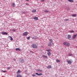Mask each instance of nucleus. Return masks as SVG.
<instances>
[{"label": "nucleus", "instance_id": "1", "mask_svg": "<svg viewBox=\"0 0 77 77\" xmlns=\"http://www.w3.org/2000/svg\"><path fill=\"white\" fill-rule=\"evenodd\" d=\"M64 45H66V47H69L70 45L69 43L68 42H65L63 43Z\"/></svg>", "mask_w": 77, "mask_h": 77}, {"label": "nucleus", "instance_id": "2", "mask_svg": "<svg viewBox=\"0 0 77 77\" xmlns=\"http://www.w3.org/2000/svg\"><path fill=\"white\" fill-rule=\"evenodd\" d=\"M32 48H37L38 47L37 46V45L35 44H32Z\"/></svg>", "mask_w": 77, "mask_h": 77}, {"label": "nucleus", "instance_id": "3", "mask_svg": "<svg viewBox=\"0 0 77 77\" xmlns=\"http://www.w3.org/2000/svg\"><path fill=\"white\" fill-rule=\"evenodd\" d=\"M77 34L75 35H74L72 37V39L73 40H74L75 38H76V36H77Z\"/></svg>", "mask_w": 77, "mask_h": 77}, {"label": "nucleus", "instance_id": "4", "mask_svg": "<svg viewBox=\"0 0 77 77\" xmlns=\"http://www.w3.org/2000/svg\"><path fill=\"white\" fill-rule=\"evenodd\" d=\"M72 61L71 60H67V63H68V64H70V65L72 63Z\"/></svg>", "mask_w": 77, "mask_h": 77}, {"label": "nucleus", "instance_id": "5", "mask_svg": "<svg viewBox=\"0 0 77 77\" xmlns=\"http://www.w3.org/2000/svg\"><path fill=\"white\" fill-rule=\"evenodd\" d=\"M20 62H21V63H24V59H20Z\"/></svg>", "mask_w": 77, "mask_h": 77}, {"label": "nucleus", "instance_id": "6", "mask_svg": "<svg viewBox=\"0 0 77 77\" xmlns=\"http://www.w3.org/2000/svg\"><path fill=\"white\" fill-rule=\"evenodd\" d=\"M27 34H28V32H25L23 33V36H27Z\"/></svg>", "mask_w": 77, "mask_h": 77}, {"label": "nucleus", "instance_id": "7", "mask_svg": "<svg viewBox=\"0 0 77 77\" xmlns=\"http://www.w3.org/2000/svg\"><path fill=\"white\" fill-rule=\"evenodd\" d=\"M71 35H68L67 36V38H68V39L69 40H71Z\"/></svg>", "mask_w": 77, "mask_h": 77}, {"label": "nucleus", "instance_id": "8", "mask_svg": "<svg viewBox=\"0 0 77 77\" xmlns=\"http://www.w3.org/2000/svg\"><path fill=\"white\" fill-rule=\"evenodd\" d=\"M42 57H43V58H44L45 59H47V58H48L47 56L45 55H42Z\"/></svg>", "mask_w": 77, "mask_h": 77}, {"label": "nucleus", "instance_id": "9", "mask_svg": "<svg viewBox=\"0 0 77 77\" xmlns=\"http://www.w3.org/2000/svg\"><path fill=\"white\" fill-rule=\"evenodd\" d=\"M33 19L35 20H38V18L37 17H35L33 18Z\"/></svg>", "mask_w": 77, "mask_h": 77}, {"label": "nucleus", "instance_id": "10", "mask_svg": "<svg viewBox=\"0 0 77 77\" xmlns=\"http://www.w3.org/2000/svg\"><path fill=\"white\" fill-rule=\"evenodd\" d=\"M44 12H47V13H48V12H49V11L47 10H44Z\"/></svg>", "mask_w": 77, "mask_h": 77}, {"label": "nucleus", "instance_id": "11", "mask_svg": "<svg viewBox=\"0 0 77 77\" xmlns=\"http://www.w3.org/2000/svg\"><path fill=\"white\" fill-rule=\"evenodd\" d=\"M69 2H70V3H72L74 2V1L73 0H68Z\"/></svg>", "mask_w": 77, "mask_h": 77}, {"label": "nucleus", "instance_id": "12", "mask_svg": "<svg viewBox=\"0 0 77 77\" xmlns=\"http://www.w3.org/2000/svg\"><path fill=\"white\" fill-rule=\"evenodd\" d=\"M49 42L50 43H52V42H53V40L52 39H49Z\"/></svg>", "mask_w": 77, "mask_h": 77}, {"label": "nucleus", "instance_id": "13", "mask_svg": "<svg viewBox=\"0 0 77 77\" xmlns=\"http://www.w3.org/2000/svg\"><path fill=\"white\" fill-rule=\"evenodd\" d=\"M2 35H8V33L6 32H2Z\"/></svg>", "mask_w": 77, "mask_h": 77}, {"label": "nucleus", "instance_id": "14", "mask_svg": "<svg viewBox=\"0 0 77 77\" xmlns=\"http://www.w3.org/2000/svg\"><path fill=\"white\" fill-rule=\"evenodd\" d=\"M16 51H21V49L20 48H16Z\"/></svg>", "mask_w": 77, "mask_h": 77}, {"label": "nucleus", "instance_id": "15", "mask_svg": "<svg viewBox=\"0 0 77 77\" xmlns=\"http://www.w3.org/2000/svg\"><path fill=\"white\" fill-rule=\"evenodd\" d=\"M47 68H51V66L49 65L47 67Z\"/></svg>", "mask_w": 77, "mask_h": 77}, {"label": "nucleus", "instance_id": "16", "mask_svg": "<svg viewBox=\"0 0 77 77\" xmlns=\"http://www.w3.org/2000/svg\"><path fill=\"white\" fill-rule=\"evenodd\" d=\"M47 54L48 56H51V53H50V52H47Z\"/></svg>", "mask_w": 77, "mask_h": 77}, {"label": "nucleus", "instance_id": "17", "mask_svg": "<svg viewBox=\"0 0 77 77\" xmlns=\"http://www.w3.org/2000/svg\"><path fill=\"white\" fill-rule=\"evenodd\" d=\"M48 47H51V43H49L48 44Z\"/></svg>", "mask_w": 77, "mask_h": 77}, {"label": "nucleus", "instance_id": "18", "mask_svg": "<svg viewBox=\"0 0 77 77\" xmlns=\"http://www.w3.org/2000/svg\"><path fill=\"white\" fill-rule=\"evenodd\" d=\"M8 38L10 39L11 41H12L13 40V38H12V37H11V36H9Z\"/></svg>", "mask_w": 77, "mask_h": 77}, {"label": "nucleus", "instance_id": "19", "mask_svg": "<svg viewBox=\"0 0 77 77\" xmlns=\"http://www.w3.org/2000/svg\"><path fill=\"white\" fill-rule=\"evenodd\" d=\"M21 73V71L19 70L17 72V74H20Z\"/></svg>", "mask_w": 77, "mask_h": 77}, {"label": "nucleus", "instance_id": "20", "mask_svg": "<svg viewBox=\"0 0 77 77\" xmlns=\"http://www.w3.org/2000/svg\"><path fill=\"white\" fill-rule=\"evenodd\" d=\"M32 12L33 13H35L36 12V10H32Z\"/></svg>", "mask_w": 77, "mask_h": 77}, {"label": "nucleus", "instance_id": "21", "mask_svg": "<svg viewBox=\"0 0 77 77\" xmlns=\"http://www.w3.org/2000/svg\"><path fill=\"white\" fill-rule=\"evenodd\" d=\"M37 71L38 72L40 71V72H42V70H40L39 69H37Z\"/></svg>", "mask_w": 77, "mask_h": 77}, {"label": "nucleus", "instance_id": "22", "mask_svg": "<svg viewBox=\"0 0 77 77\" xmlns=\"http://www.w3.org/2000/svg\"><path fill=\"white\" fill-rule=\"evenodd\" d=\"M12 7H13V8H14L15 7V3H12Z\"/></svg>", "mask_w": 77, "mask_h": 77}, {"label": "nucleus", "instance_id": "23", "mask_svg": "<svg viewBox=\"0 0 77 77\" xmlns=\"http://www.w3.org/2000/svg\"><path fill=\"white\" fill-rule=\"evenodd\" d=\"M72 17H76V16H77V15H76V14H73L72 15Z\"/></svg>", "mask_w": 77, "mask_h": 77}, {"label": "nucleus", "instance_id": "24", "mask_svg": "<svg viewBox=\"0 0 77 77\" xmlns=\"http://www.w3.org/2000/svg\"><path fill=\"white\" fill-rule=\"evenodd\" d=\"M17 77H21V75H17Z\"/></svg>", "mask_w": 77, "mask_h": 77}, {"label": "nucleus", "instance_id": "25", "mask_svg": "<svg viewBox=\"0 0 77 77\" xmlns=\"http://www.w3.org/2000/svg\"><path fill=\"white\" fill-rule=\"evenodd\" d=\"M56 61L57 62H60V60H58V59L56 60Z\"/></svg>", "mask_w": 77, "mask_h": 77}, {"label": "nucleus", "instance_id": "26", "mask_svg": "<svg viewBox=\"0 0 77 77\" xmlns=\"http://www.w3.org/2000/svg\"><path fill=\"white\" fill-rule=\"evenodd\" d=\"M46 51H51V50L50 49L49 50H46Z\"/></svg>", "mask_w": 77, "mask_h": 77}, {"label": "nucleus", "instance_id": "27", "mask_svg": "<svg viewBox=\"0 0 77 77\" xmlns=\"http://www.w3.org/2000/svg\"><path fill=\"white\" fill-rule=\"evenodd\" d=\"M16 30V29H12V31L13 32H15V31Z\"/></svg>", "mask_w": 77, "mask_h": 77}, {"label": "nucleus", "instance_id": "28", "mask_svg": "<svg viewBox=\"0 0 77 77\" xmlns=\"http://www.w3.org/2000/svg\"><path fill=\"white\" fill-rule=\"evenodd\" d=\"M7 69H11V67H7Z\"/></svg>", "mask_w": 77, "mask_h": 77}, {"label": "nucleus", "instance_id": "29", "mask_svg": "<svg viewBox=\"0 0 77 77\" xmlns=\"http://www.w3.org/2000/svg\"><path fill=\"white\" fill-rule=\"evenodd\" d=\"M70 32H71V33H74V31H71Z\"/></svg>", "mask_w": 77, "mask_h": 77}, {"label": "nucleus", "instance_id": "30", "mask_svg": "<svg viewBox=\"0 0 77 77\" xmlns=\"http://www.w3.org/2000/svg\"><path fill=\"white\" fill-rule=\"evenodd\" d=\"M2 71L3 72H6V70H2Z\"/></svg>", "mask_w": 77, "mask_h": 77}, {"label": "nucleus", "instance_id": "31", "mask_svg": "<svg viewBox=\"0 0 77 77\" xmlns=\"http://www.w3.org/2000/svg\"><path fill=\"white\" fill-rule=\"evenodd\" d=\"M69 19H65L64 21H68Z\"/></svg>", "mask_w": 77, "mask_h": 77}, {"label": "nucleus", "instance_id": "32", "mask_svg": "<svg viewBox=\"0 0 77 77\" xmlns=\"http://www.w3.org/2000/svg\"><path fill=\"white\" fill-rule=\"evenodd\" d=\"M35 74L36 75H38L39 74H38V73H35Z\"/></svg>", "mask_w": 77, "mask_h": 77}, {"label": "nucleus", "instance_id": "33", "mask_svg": "<svg viewBox=\"0 0 77 77\" xmlns=\"http://www.w3.org/2000/svg\"><path fill=\"white\" fill-rule=\"evenodd\" d=\"M32 76H33V77H35V76H36V75L32 74Z\"/></svg>", "mask_w": 77, "mask_h": 77}, {"label": "nucleus", "instance_id": "34", "mask_svg": "<svg viewBox=\"0 0 77 77\" xmlns=\"http://www.w3.org/2000/svg\"><path fill=\"white\" fill-rule=\"evenodd\" d=\"M68 56H72V54H69L68 55Z\"/></svg>", "mask_w": 77, "mask_h": 77}, {"label": "nucleus", "instance_id": "35", "mask_svg": "<svg viewBox=\"0 0 77 77\" xmlns=\"http://www.w3.org/2000/svg\"><path fill=\"white\" fill-rule=\"evenodd\" d=\"M42 75V74L40 73V74H38V75Z\"/></svg>", "mask_w": 77, "mask_h": 77}, {"label": "nucleus", "instance_id": "36", "mask_svg": "<svg viewBox=\"0 0 77 77\" xmlns=\"http://www.w3.org/2000/svg\"><path fill=\"white\" fill-rule=\"evenodd\" d=\"M27 39H30V37H27Z\"/></svg>", "mask_w": 77, "mask_h": 77}, {"label": "nucleus", "instance_id": "37", "mask_svg": "<svg viewBox=\"0 0 77 77\" xmlns=\"http://www.w3.org/2000/svg\"><path fill=\"white\" fill-rule=\"evenodd\" d=\"M26 5H29V4L28 3L26 4Z\"/></svg>", "mask_w": 77, "mask_h": 77}, {"label": "nucleus", "instance_id": "38", "mask_svg": "<svg viewBox=\"0 0 77 77\" xmlns=\"http://www.w3.org/2000/svg\"><path fill=\"white\" fill-rule=\"evenodd\" d=\"M14 61H15V60H16V59H14Z\"/></svg>", "mask_w": 77, "mask_h": 77}, {"label": "nucleus", "instance_id": "39", "mask_svg": "<svg viewBox=\"0 0 77 77\" xmlns=\"http://www.w3.org/2000/svg\"><path fill=\"white\" fill-rule=\"evenodd\" d=\"M32 39H37V38H32Z\"/></svg>", "mask_w": 77, "mask_h": 77}, {"label": "nucleus", "instance_id": "40", "mask_svg": "<svg viewBox=\"0 0 77 77\" xmlns=\"http://www.w3.org/2000/svg\"><path fill=\"white\" fill-rule=\"evenodd\" d=\"M42 2H44V0H41Z\"/></svg>", "mask_w": 77, "mask_h": 77}, {"label": "nucleus", "instance_id": "41", "mask_svg": "<svg viewBox=\"0 0 77 77\" xmlns=\"http://www.w3.org/2000/svg\"><path fill=\"white\" fill-rule=\"evenodd\" d=\"M26 0V1H29V0Z\"/></svg>", "mask_w": 77, "mask_h": 77}, {"label": "nucleus", "instance_id": "42", "mask_svg": "<svg viewBox=\"0 0 77 77\" xmlns=\"http://www.w3.org/2000/svg\"><path fill=\"white\" fill-rule=\"evenodd\" d=\"M25 12H23V14H25Z\"/></svg>", "mask_w": 77, "mask_h": 77}, {"label": "nucleus", "instance_id": "43", "mask_svg": "<svg viewBox=\"0 0 77 77\" xmlns=\"http://www.w3.org/2000/svg\"><path fill=\"white\" fill-rule=\"evenodd\" d=\"M52 44H53V45H54V43H52Z\"/></svg>", "mask_w": 77, "mask_h": 77}]
</instances>
